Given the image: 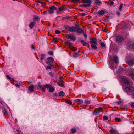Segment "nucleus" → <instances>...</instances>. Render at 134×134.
<instances>
[{
  "mask_svg": "<svg viewBox=\"0 0 134 134\" xmlns=\"http://www.w3.org/2000/svg\"><path fill=\"white\" fill-rule=\"evenodd\" d=\"M64 27L70 32H76L78 33L83 32V30L79 27H75L74 26L70 27L67 25H64Z\"/></svg>",
  "mask_w": 134,
  "mask_h": 134,
  "instance_id": "1",
  "label": "nucleus"
},
{
  "mask_svg": "<svg viewBox=\"0 0 134 134\" xmlns=\"http://www.w3.org/2000/svg\"><path fill=\"white\" fill-rule=\"evenodd\" d=\"M114 61L117 64L119 63L118 58L117 56L116 55L114 56L113 57V59H111V61L109 62L110 67L114 69H115L116 68V67H115V68H114V63L113 62V61Z\"/></svg>",
  "mask_w": 134,
  "mask_h": 134,
  "instance_id": "2",
  "label": "nucleus"
},
{
  "mask_svg": "<svg viewBox=\"0 0 134 134\" xmlns=\"http://www.w3.org/2000/svg\"><path fill=\"white\" fill-rule=\"evenodd\" d=\"M48 61L46 62V63L49 65L53 66L54 58L52 57H48L47 58Z\"/></svg>",
  "mask_w": 134,
  "mask_h": 134,
  "instance_id": "3",
  "label": "nucleus"
},
{
  "mask_svg": "<svg viewBox=\"0 0 134 134\" xmlns=\"http://www.w3.org/2000/svg\"><path fill=\"white\" fill-rule=\"evenodd\" d=\"M124 90L129 93H131V92L134 91V87L131 86L127 87L125 88Z\"/></svg>",
  "mask_w": 134,
  "mask_h": 134,
  "instance_id": "4",
  "label": "nucleus"
},
{
  "mask_svg": "<svg viewBox=\"0 0 134 134\" xmlns=\"http://www.w3.org/2000/svg\"><path fill=\"white\" fill-rule=\"evenodd\" d=\"M122 82L125 85H129L130 84L129 79L128 78L125 77H123L122 78Z\"/></svg>",
  "mask_w": 134,
  "mask_h": 134,
  "instance_id": "5",
  "label": "nucleus"
},
{
  "mask_svg": "<svg viewBox=\"0 0 134 134\" xmlns=\"http://www.w3.org/2000/svg\"><path fill=\"white\" fill-rule=\"evenodd\" d=\"M83 3H87L88 4L84 5L85 7H90L91 3V0H82Z\"/></svg>",
  "mask_w": 134,
  "mask_h": 134,
  "instance_id": "6",
  "label": "nucleus"
},
{
  "mask_svg": "<svg viewBox=\"0 0 134 134\" xmlns=\"http://www.w3.org/2000/svg\"><path fill=\"white\" fill-rule=\"evenodd\" d=\"M65 37L68 39L72 40L73 41H75L76 39L74 36V35L73 34L69 35L68 34H66Z\"/></svg>",
  "mask_w": 134,
  "mask_h": 134,
  "instance_id": "7",
  "label": "nucleus"
},
{
  "mask_svg": "<svg viewBox=\"0 0 134 134\" xmlns=\"http://www.w3.org/2000/svg\"><path fill=\"white\" fill-rule=\"evenodd\" d=\"M129 76L134 81V69H131L129 73Z\"/></svg>",
  "mask_w": 134,
  "mask_h": 134,
  "instance_id": "8",
  "label": "nucleus"
},
{
  "mask_svg": "<svg viewBox=\"0 0 134 134\" xmlns=\"http://www.w3.org/2000/svg\"><path fill=\"white\" fill-rule=\"evenodd\" d=\"M49 10L48 11V12L50 14H52L54 13V10L57 9V8L53 6L50 7L49 8Z\"/></svg>",
  "mask_w": 134,
  "mask_h": 134,
  "instance_id": "9",
  "label": "nucleus"
},
{
  "mask_svg": "<svg viewBox=\"0 0 134 134\" xmlns=\"http://www.w3.org/2000/svg\"><path fill=\"white\" fill-rule=\"evenodd\" d=\"M127 48L129 49H134V43L132 44V42H128L127 44Z\"/></svg>",
  "mask_w": 134,
  "mask_h": 134,
  "instance_id": "10",
  "label": "nucleus"
},
{
  "mask_svg": "<svg viewBox=\"0 0 134 134\" xmlns=\"http://www.w3.org/2000/svg\"><path fill=\"white\" fill-rule=\"evenodd\" d=\"M103 109V108L101 107H99L98 108H96L93 113V114L95 115H97V114L99 113Z\"/></svg>",
  "mask_w": 134,
  "mask_h": 134,
  "instance_id": "11",
  "label": "nucleus"
},
{
  "mask_svg": "<svg viewBox=\"0 0 134 134\" xmlns=\"http://www.w3.org/2000/svg\"><path fill=\"white\" fill-rule=\"evenodd\" d=\"M90 43L91 44L93 43L95 44H97V40L96 38L94 39L93 38H90Z\"/></svg>",
  "mask_w": 134,
  "mask_h": 134,
  "instance_id": "12",
  "label": "nucleus"
},
{
  "mask_svg": "<svg viewBox=\"0 0 134 134\" xmlns=\"http://www.w3.org/2000/svg\"><path fill=\"white\" fill-rule=\"evenodd\" d=\"M116 41L121 42L123 40V38L120 36H116Z\"/></svg>",
  "mask_w": 134,
  "mask_h": 134,
  "instance_id": "13",
  "label": "nucleus"
},
{
  "mask_svg": "<svg viewBox=\"0 0 134 134\" xmlns=\"http://www.w3.org/2000/svg\"><path fill=\"white\" fill-rule=\"evenodd\" d=\"M126 63L130 66H131L134 64V60H130L126 61Z\"/></svg>",
  "mask_w": 134,
  "mask_h": 134,
  "instance_id": "14",
  "label": "nucleus"
},
{
  "mask_svg": "<svg viewBox=\"0 0 134 134\" xmlns=\"http://www.w3.org/2000/svg\"><path fill=\"white\" fill-rule=\"evenodd\" d=\"M64 82L62 80H60L57 82L58 85L61 87H63L64 85Z\"/></svg>",
  "mask_w": 134,
  "mask_h": 134,
  "instance_id": "15",
  "label": "nucleus"
},
{
  "mask_svg": "<svg viewBox=\"0 0 134 134\" xmlns=\"http://www.w3.org/2000/svg\"><path fill=\"white\" fill-rule=\"evenodd\" d=\"M94 4L96 5L100 6L101 5L102 2L101 1L99 0H96L94 2Z\"/></svg>",
  "mask_w": 134,
  "mask_h": 134,
  "instance_id": "16",
  "label": "nucleus"
},
{
  "mask_svg": "<svg viewBox=\"0 0 134 134\" xmlns=\"http://www.w3.org/2000/svg\"><path fill=\"white\" fill-rule=\"evenodd\" d=\"M74 102L75 103H77L78 104H82L83 103V101L80 99H76L74 100Z\"/></svg>",
  "mask_w": 134,
  "mask_h": 134,
  "instance_id": "17",
  "label": "nucleus"
},
{
  "mask_svg": "<svg viewBox=\"0 0 134 134\" xmlns=\"http://www.w3.org/2000/svg\"><path fill=\"white\" fill-rule=\"evenodd\" d=\"M68 45L69 46V48L71 49L72 51H75V47L73 46V44L72 43L70 42Z\"/></svg>",
  "mask_w": 134,
  "mask_h": 134,
  "instance_id": "18",
  "label": "nucleus"
},
{
  "mask_svg": "<svg viewBox=\"0 0 134 134\" xmlns=\"http://www.w3.org/2000/svg\"><path fill=\"white\" fill-rule=\"evenodd\" d=\"M35 23L36 22L35 21L32 22H31L29 25V26L30 28L31 29H32L34 26V25Z\"/></svg>",
  "mask_w": 134,
  "mask_h": 134,
  "instance_id": "19",
  "label": "nucleus"
},
{
  "mask_svg": "<svg viewBox=\"0 0 134 134\" xmlns=\"http://www.w3.org/2000/svg\"><path fill=\"white\" fill-rule=\"evenodd\" d=\"M34 20L36 21H39L40 20V19L39 17L36 15H34L33 16Z\"/></svg>",
  "mask_w": 134,
  "mask_h": 134,
  "instance_id": "20",
  "label": "nucleus"
},
{
  "mask_svg": "<svg viewBox=\"0 0 134 134\" xmlns=\"http://www.w3.org/2000/svg\"><path fill=\"white\" fill-rule=\"evenodd\" d=\"M34 89V87L33 86L31 85L29 86L28 87V90L29 91L31 92H33Z\"/></svg>",
  "mask_w": 134,
  "mask_h": 134,
  "instance_id": "21",
  "label": "nucleus"
},
{
  "mask_svg": "<svg viewBox=\"0 0 134 134\" xmlns=\"http://www.w3.org/2000/svg\"><path fill=\"white\" fill-rule=\"evenodd\" d=\"M105 12L103 10H99L98 12V14L100 15H102L104 14Z\"/></svg>",
  "mask_w": 134,
  "mask_h": 134,
  "instance_id": "22",
  "label": "nucleus"
},
{
  "mask_svg": "<svg viewBox=\"0 0 134 134\" xmlns=\"http://www.w3.org/2000/svg\"><path fill=\"white\" fill-rule=\"evenodd\" d=\"M110 132L111 133H117V131L116 130L112 128L111 130H110Z\"/></svg>",
  "mask_w": 134,
  "mask_h": 134,
  "instance_id": "23",
  "label": "nucleus"
},
{
  "mask_svg": "<svg viewBox=\"0 0 134 134\" xmlns=\"http://www.w3.org/2000/svg\"><path fill=\"white\" fill-rule=\"evenodd\" d=\"M81 43L82 44L83 46H86L87 45V43L84 40H82L81 41Z\"/></svg>",
  "mask_w": 134,
  "mask_h": 134,
  "instance_id": "24",
  "label": "nucleus"
},
{
  "mask_svg": "<svg viewBox=\"0 0 134 134\" xmlns=\"http://www.w3.org/2000/svg\"><path fill=\"white\" fill-rule=\"evenodd\" d=\"M65 94V93L63 91H60L59 92V95L60 96H63Z\"/></svg>",
  "mask_w": 134,
  "mask_h": 134,
  "instance_id": "25",
  "label": "nucleus"
},
{
  "mask_svg": "<svg viewBox=\"0 0 134 134\" xmlns=\"http://www.w3.org/2000/svg\"><path fill=\"white\" fill-rule=\"evenodd\" d=\"M91 46L92 48L94 50H96L97 49V47L95 44H92L91 45Z\"/></svg>",
  "mask_w": 134,
  "mask_h": 134,
  "instance_id": "26",
  "label": "nucleus"
},
{
  "mask_svg": "<svg viewBox=\"0 0 134 134\" xmlns=\"http://www.w3.org/2000/svg\"><path fill=\"white\" fill-rule=\"evenodd\" d=\"M79 54L76 52L73 55V57L75 58H76L79 56Z\"/></svg>",
  "mask_w": 134,
  "mask_h": 134,
  "instance_id": "27",
  "label": "nucleus"
},
{
  "mask_svg": "<svg viewBox=\"0 0 134 134\" xmlns=\"http://www.w3.org/2000/svg\"><path fill=\"white\" fill-rule=\"evenodd\" d=\"M127 94L129 95H131L132 98H134V91L132 92V93H128Z\"/></svg>",
  "mask_w": 134,
  "mask_h": 134,
  "instance_id": "28",
  "label": "nucleus"
},
{
  "mask_svg": "<svg viewBox=\"0 0 134 134\" xmlns=\"http://www.w3.org/2000/svg\"><path fill=\"white\" fill-rule=\"evenodd\" d=\"M54 89L53 87H51L49 88V91L51 92H54Z\"/></svg>",
  "mask_w": 134,
  "mask_h": 134,
  "instance_id": "29",
  "label": "nucleus"
},
{
  "mask_svg": "<svg viewBox=\"0 0 134 134\" xmlns=\"http://www.w3.org/2000/svg\"><path fill=\"white\" fill-rule=\"evenodd\" d=\"M41 57L40 58V60H42L44 59L45 55L43 54H41Z\"/></svg>",
  "mask_w": 134,
  "mask_h": 134,
  "instance_id": "30",
  "label": "nucleus"
},
{
  "mask_svg": "<svg viewBox=\"0 0 134 134\" xmlns=\"http://www.w3.org/2000/svg\"><path fill=\"white\" fill-rule=\"evenodd\" d=\"M123 4H121L119 7V10L120 11H121L122 10V7Z\"/></svg>",
  "mask_w": 134,
  "mask_h": 134,
  "instance_id": "31",
  "label": "nucleus"
},
{
  "mask_svg": "<svg viewBox=\"0 0 134 134\" xmlns=\"http://www.w3.org/2000/svg\"><path fill=\"white\" fill-rule=\"evenodd\" d=\"M115 121H116L120 122L121 121V119L117 117H115Z\"/></svg>",
  "mask_w": 134,
  "mask_h": 134,
  "instance_id": "32",
  "label": "nucleus"
},
{
  "mask_svg": "<svg viewBox=\"0 0 134 134\" xmlns=\"http://www.w3.org/2000/svg\"><path fill=\"white\" fill-rule=\"evenodd\" d=\"M79 34H81L82 33L83 34V35L84 36V37H85V38L86 39L87 38V35L86 34L84 33V31L83 30V32H81L80 33H79Z\"/></svg>",
  "mask_w": 134,
  "mask_h": 134,
  "instance_id": "33",
  "label": "nucleus"
},
{
  "mask_svg": "<svg viewBox=\"0 0 134 134\" xmlns=\"http://www.w3.org/2000/svg\"><path fill=\"white\" fill-rule=\"evenodd\" d=\"M53 41L55 42H57L58 41L57 38H54L53 39Z\"/></svg>",
  "mask_w": 134,
  "mask_h": 134,
  "instance_id": "34",
  "label": "nucleus"
},
{
  "mask_svg": "<svg viewBox=\"0 0 134 134\" xmlns=\"http://www.w3.org/2000/svg\"><path fill=\"white\" fill-rule=\"evenodd\" d=\"M71 1L73 2L77 3L79 2L80 0H71Z\"/></svg>",
  "mask_w": 134,
  "mask_h": 134,
  "instance_id": "35",
  "label": "nucleus"
},
{
  "mask_svg": "<svg viewBox=\"0 0 134 134\" xmlns=\"http://www.w3.org/2000/svg\"><path fill=\"white\" fill-rule=\"evenodd\" d=\"M54 66L53 65V66H51L49 65V66H47L46 68V69L47 70H48V69H52L51 67H54Z\"/></svg>",
  "mask_w": 134,
  "mask_h": 134,
  "instance_id": "36",
  "label": "nucleus"
},
{
  "mask_svg": "<svg viewBox=\"0 0 134 134\" xmlns=\"http://www.w3.org/2000/svg\"><path fill=\"white\" fill-rule=\"evenodd\" d=\"M66 103L69 104H72L71 102L69 100H66Z\"/></svg>",
  "mask_w": 134,
  "mask_h": 134,
  "instance_id": "37",
  "label": "nucleus"
},
{
  "mask_svg": "<svg viewBox=\"0 0 134 134\" xmlns=\"http://www.w3.org/2000/svg\"><path fill=\"white\" fill-rule=\"evenodd\" d=\"M6 77L7 78V79H8L9 80H11V79H12V80H14V79H11L9 75H6Z\"/></svg>",
  "mask_w": 134,
  "mask_h": 134,
  "instance_id": "38",
  "label": "nucleus"
},
{
  "mask_svg": "<svg viewBox=\"0 0 134 134\" xmlns=\"http://www.w3.org/2000/svg\"><path fill=\"white\" fill-rule=\"evenodd\" d=\"M103 118L105 120H107L108 119V117L105 116H104L103 117Z\"/></svg>",
  "mask_w": 134,
  "mask_h": 134,
  "instance_id": "39",
  "label": "nucleus"
},
{
  "mask_svg": "<svg viewBox=\"0 0 134 134\" xmlns=\"http://www.w3.org/2000/svg\"><path fill=\"white\" fill-rule=\"evenodd\" d=\"M71 132L73 133H75L76 132V130L75 129H72L71 130Z\"/></svg>",
  "mask_w": 134,
  "mask_h": 134,
  "instance_id": "40",
  "label": "nucleus"
},
{
  "mask_svg": "<svg viewBox=\"0 0 134 134\" xmlns=\"http://www.w3.org/2000/svg\"><path fill=\"white\" fill-rule=\"evenodd\" d=\"M50 86H51L49 85L46 84V85H45V88H49L50 87Z\"/></svg>",
  "mask_w": 134,
  "mask_h": 134,
  "instance_id": "41",
  "label": "nucleus"
},
{
  "mask_svg": "<svg viewBox=\"0 0 134 134\" xmlns=\"http://www.w3.org/2000/svg\"><path fill=\"white\" fill-rule=\"evenodd\" d=\"M48 53L50 55H53V52L52 51H50L48 52Z\"/></svg>",
  "mask_w": 134,
  "mask_h": 134,
  "instance_id": "42",
  "label": "nucleus"
},
{
  "mask_svg": "<svg viewBox=\"0 0 134 134\" xmlns=\"http://www.w3.org/2000/svg\"><path fill=\"white\" fill-rule=\"evenodd\" d=\"M64 8L63 7H59V11H62L64 10Z\"/></svg>",
  "mask_w": 134,
  "mask_h": 134,
  "instance_id": "43",
  "label": "nucleus"
},
{
  "mask_svg": "<svg viewBox=\"0 0 134 134\" xmlns=\"http://www.w3.org/2000/svg\"><path fill=\"white\" fill-rule=\"evenodd\" d=\"M4 114L5 115H7V112L6 111V110L5 109H4Z\"/></svg>",
  "mask_w": 134,
  "mask_h": 134,
  "instance_id": "44",
  "label": "nucleus"
},
{
  "mask_svg": "<svg viewBox=\"0 0 134 134\" xmlns=\"http://www.w3.org/2000/svg\"><path fill=\"white\" fill-rule=\"evenodd\" d=\"M55 33L57 34H58L60 33V31L58 30H56L55 31Z\"/></svg>",
  "mask_w": 134,
  "mask_h": 134,
  "instance_id": "45",
  "label": "nucleus"
},
{
  "mask_svg": "<svg viewBox=\"0 0 134 134\" xmlns=\"http://www.w3.org/2000/svg\"><path fill=\"white\" fill-rule=\"evenodd\" d=\"M80 15L81 16H84L86 15V14L84 13H82L80 14Z\"/></svg>",
  "mask_w": 134,
  "mask_h": 134,
  "instance_id": "46",
  "label": "nucleus"
},
{
  "mask_svg": "<svg viewBox=\"0 0 134 134\" xmlns=\"http://www.w3.org/2000/svg\"><path fill=\"white\" fill-rule=\"evenodd\" d=\"M114 2L113 1H110L109 3V4L110 5L112 6Z\"/></svg>",
  "mask_w": 134,
  "mask_h": 134,
  "instance_id": "47",
  "label": "nucleus"
},
{
  "mask_svg": "<svg viewBox=\"0 0 134 134\" xmlns=\"http://www.w3.org/2000/svg\"><path fill=\"white\" fill-rule=\"evenodd\" d=\"M101 46L102 47H104L105 46V44L103 42H101L100 43Z\"/></svg>",
  "mask_w": 134,
  "mask_h": 134,
  "instance_id": "48",
  "label": "nucleus"
},
{
  "mask_svg": "<svg viewBox=\"0 0 134 134\" xmlns=\"http://www.w3.org/2000/svg\"><path fill=\"white\" fill-rule=\"evenodd\" d=\"M85 103L87 104H89L90 103V101L88 100H86L85 101Z\"/></svg>",
  "mask_w": 134,
  "mask_h": 134,
  "instance_id": "49",
  "label": "nucleus"
},
{
  "mask_svg": "<svg viewBox=\"0 0 134 134\" xmlns=\"http://www.w3.org/2000/svg\"><path fill=\"white\" fill-rule=\"evenodd\" d=\"M131 105L132 107L134 108V102L132 103Z\"/></svg>",
  "mask_w": 134,
  "mask_h": 134,
  "instance_id": "50",
  "label": "nucleus"
},
{
  "mask_svg": "<svg viewBox=\"0 0 134 134\" xmlns=\"http://www.w3.org/2000/svg\"><path fill=\"white\" fill-rule=\"evenodd\" d=\"M37 2L39 3H40L41 4H46L45 3H43L42 2L38 1V2Z\"/></svg>",
  "mask_w": 134,
  "mask_h": 134,
  "instance_id": "51",
  "label": "nucleus"
},
{
  "mask_svg": "<svg viewBox=\"0 0 134 134\" xmlns=\"http://www.w3.org/2000/svg\"><path fill=\"white\" fill-rule=\"evenodd\" d=\"M49 74L51 76H53L54 75L51 72H49Z\"/></svg>",
  "mask_w": 134,
  "mask_h": 134,
  "instance_id": "52",
  "label": "nucleus"
},
{
  "mask_svg": "<svg viewBox=\"0 0 134 134\" xmlns=\"http://www.w3.org/2000/svg\"><path fill=\"white\" fill-rule=\"evenodd\" d=\"M108 19H105L104 20V21L105 22H107L108 21Z\"/></svg>",
  "mask_w": 134,
  "mask_h": 134,
  "instance_id": "53",
  "label": "nucleus"
},
{
  "mask_svg": "<svg viewBox=\"0 0 134 134\" xmlns=\"http://www.w3.org/2000/svg\"><path fill=\"white\" fill-rule=\"evenodd\" d=\"M116 14L117 15L120 16V13L119 11H118L116 12Z\"/></svg>",
  "mask_w": 134,
  "mask_h": 134,
  "instance_id": "54",
  "label": "nucleus"
},
{
  "mask_svg": "<svg viewBox=\"0 0 134 134\" xmlns=\"http://www.w3.org/2000/svg\"><path fill=\"white\" fill-rule=\"evenodd\" d=\"M45 86L44 87H42V88H41L42 89V90L43 91H44L45 90H44L45 88Z\"/></svg>",
  "mask_w": 134,
  "mask_h": 134,
  "instance_id": "55",
  "label": "nucleus"
},
{
  "mask_svg": "<svg viewBox=\"0 0 134 134\" xmlns=\"http://www.w3.org/2000/svg\"><path fill=\"white\" fill-rule=\"evenodd\" d=\"M70 42L69 41H67L65 42L66 44L68 45Z\"/></svg>",
  "mask_w": 134,
  "mask_h": 134,
  "instance_id": "56",
  "label": "nucleus"
},
{
  "mask_svg": "<svg viewBox=\"0 0 134 134\" xmlns=\"http://www.w3.org/2000/svg\"><path fill=\"white\" fill-rule=\"evenodd\" d=\"M38 86L40 88H41L42 87V85L41 84H40L39 83H38Z\"/></svg>",
  "mask_w": 134,
  "mask_h": 134,
  "instance_id": "57",
  "label": "nucleus"
},
{
  "mask_svg": "<svg viewBox=\"0 0 134 134\" xmlns=\"http://www.w3.org/2000/svg\"><path fill=\"white\" fill-rule=\"evenodd\" d=\"M15 86L19 88L20 87V86L18 84H15Z\"/></svg>",
  "mask_w": 134,
  "mask_h": 134,
  "instance_id": "58",
  "label": "nucleus"
},
{
  "mask_svg": "<svg viewBox=\"0 0 134 134\" xmlns=\"http://www.w3.org/2000/svg\"><path fill=\"white\" fill-rule=\"evenodd\" d=\"M47 11H44L43 13V14H47Z\"/></svg>",
  "mask_w": 134,
  "mask_h": 134,
  "instance_id": "59",
  "label": "nucleus"
},
{
  "mask_svg": "<svg viewBox=\"0 0 134 134\" xmlns=\"http://www.w3.org/2000/svg\"><path fill=\"white\" fill-rule=\"evenodd\" d=\"M3 103V101H2L1 100H0V103H1L2 104Z\"/></svg>",
  "mask_w": 134,
  "mask_h": 134,
  "instance_id": "60",
  "label": "nucleus"
},
{
  "mask_svg": "<svg viewBox=\"0 0 134 134\" xmlns=\"http://www.w3.org/2000/svg\"><path fill=\"white\" fill-rule=\"evenodd\" d=\"M31 48L33 49H35V47L33 45H32L31 46Z\"/></svg>",
  "mask_w": 134,
  "mask_h": 134,
  "instance_id": "61",
  "label": "nucleus"
},
{
  "mask_svg": "<svg viewBox=\"0 0 134 134\" xmlns=\"http://www.w3.org/2000/svg\"><path fill=\"white\" fill-rule=\"evenodd\" d=\"M123 68H121L120 69H119V70H120L122 71V70H123Z\"/></svg>",
  "mask_w": 134,
  "mask_h": 134,
  "instance_id": "62",
  "label": "nucleus"
},
{
  "mask_svg": "<svg viewBox=\"0 0 134 134\" xmlns=\"http://www.w3.org/2000/svg\"><path fill=\"white\" fill-rule=\"evenodd\" d=\"M104 32H107L106 31V30H105V29L104 30Z\"/></svg>",
  "mask_w": 134,
  "mask_h": 134,
  "instance_id": "63",
  "label": "nucleus"
},
{
  "mask_svg": "<svg viewBox=\"0 0 134 134\" xmlns=\"http://www.w3.org/2000/svg\"><path fill=\"white\" fill-rule=\"evenodd\" d=\"M132 123L134 124V121L132 122Z\"/></svg>",
  "mask_w": 134,
  "mask_h": 134,
  "instance_id": "64",
  "label": "nucleus"
}]
</instances>
